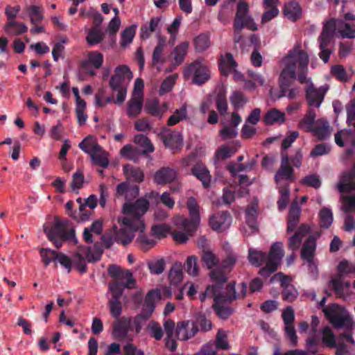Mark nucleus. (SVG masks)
I'll return each instance as SVG.
<instances>
[{
    "mask_svg": "<svg viewBox=\"0 0 355 355\" xmlns=\"http://www.w3.org/2000/svg\"><path fill=\"white\" fill-rule=\"evenodd\" d=\"M104 38V33L100 28H92L86 37L87 42L91 45H96L101 43Z\"/></svg>",
    "mask_w": 355,
    "mask_h": 355,
    "instance_id": "obj_46",
    "label": "nucleus"
},
{
    "mask_svg": "<svg viewBox=\"0 0 355 355\" xmlns=\"http://www.w3.org/2000/svg\"><path fill=\"white\" fill-rule=\"evenodd\" d=\"M236 67L237 63L232 53H227L224 56L221 55L219 60L218 67L222 75L227 76Z\"/></svg>",
    "mask_w": 355,
    "mask_h": 355,
    "instance_id": "obj_28",
    "label": "nucleus"
},
{
    "mask_svg": "<svg viewBox=\"0 0 355 355\" xmlns=\"http://www.w3.org/2000/svg\"><path fill=\"white\" fill-rule=\"evenodd\" d=\"M132 77V72L126 65H119L116 67L114 74L111 77L109 83L112 89H117L125 87L124 82L125 79L130 80Z\"/></svg>",
    "mask_w": 355,
    "mask_h": 355,
    "instance_id": "obj_15",
    "label": "nucleus"
},
{
    "mask_svg": "<svg viewBox=\"0 0 355 355\" xmlns=\"http://www.w3.org/2000/svg\"><path fill=\"white\" fill-rule=\"evenodd\" d=\"M248 4L243 0L240 1L237 4L233 24L245 26L248 29L255 31L258 29V27L252 17L248 15Z\"/></svg>",
    "mask_w": 355,
    "mask_h": 355,
    "instance_id": "obj_12",
    "label": "nucleus"
},
{
    "mask_svg": "<svg viewBox=\"0 0 355 355\" xmlns=\"http://www.w3.org/2000/svg\"><path fill=\"white\" fill-rule=\"evenodd\" d=\"M123 172L127 178L133 182H141L144 180V172L138 167L128 164L123 166Z\"/></svg>",
    "mask_w": 355,
    "mask_h": 355,
    "instance_id": "obj_38",
    "label": "nucleus"
},
{
    "mask_svg": "<svg viewBox=\"0 0 355 355\" xmlns=\"http://www.w3.org/2000/svg\"><path fill=\"white\" fill-rule=\"evenodd\" d=\"M176 81V76L171 75L163 80L159 90V95H164L169 92L174 86Z\"/></svg>",
    "mask_w": 355,
    "mask_h": 355,
    "instance_id": "obj_63",
    "label": "nucleus"
},
{
    "mask_svg": "<svg viewBox=\"0 0 355 355\" xmlns=\"http://www.w3.org/2000/svg\"><path fill=\"white\" fill-rule=\"evenodd\" d=\"M313 236H309L301 249V259L304 261L315 259L316 243Z\"/></svg>",
    "mask_w": 355,
    "mask_h": 355,
    "instance_id": "obj_29",
    "label": "nucleus"
},
{
    "mask_svg": "<svg viewBox=\"0 0 355 355\" xmlns=\"http://www.w3.org/2000/svg\"><path fill=\"white\" fill-rule=\"evenodd\" d=\"M237 260L238 256L235 252H228L220 265L210 272L209 276L211 281L216 282L220 286L225 284L228 279L227 273L232 270Z\"/></svg>",
    "mask_w": 355,
    "mask_h": 355,
    "instance_id": "obj_6",
    "label": "nucleus"
},
{
    "mask_svg": "<svg viewBox=\"0 0 355 355\" xmlns=\"http://www.w3.org/2000/svg\"><path fill=\"white\" fill-rule=\"evenodd\" d=\"M171 231V227L165 223L154 225L151 227V234L158 239L167 236Z\"/></svg>",
    "mask_w": 355,
    "mask_h": 355,
    "instance_id": "obj_49",
    "label": "nucleus"
},
{
    "mask_svg": "<svg viewBox=\"0 0 355 355\" xmlns=\"http://www.w3.org/2000/svg\"><path fill=\"white\" fill-rule=\"evenodd\" d=\"M213 282L214 284L207 286L205 291L200 295L199 297L201 302L205 301L207 298H214V303L216 304L223 301L231 303L237 297L234 284H229L227 286V294L226 295H221L220 292L225 284L220 286L216 282Z\"/></svg>",
    "mask_w": 355,
    "mask_h": 355,
    "instance_id": "obj_5",
    "label": "nucleus"
},
{
    "mask_svg": "<svg viewBox=\"0 0 355 355\" xmlns=\"http://www.w3.org/2000/svg\"><path fill=\"white\" fill-rule=\"evenodd\" d=\"M291 278L284 275L282 272L276 273L270 279V282H279L282 288V300L288 302H292L296 300L298 296V292L295 287L291 284Z\"/></svg>",
    "mask_w": 355,
    "mask_h": 355,
    "instance_id": "obj_10",
    "label": "nucleus"
},
{
    "mask_svg": "<svg viewBox=\"0 0 355 355\" xmlns=\"http://www.w3.org/2000/svg\"><path fill=\"white\" fill-rule=\"evenodd\" d=\"M40 252L42 262L46 266L49 265L52 261H56L58 254V252L44 248L40 249Z\"/></svg>",
    "mask_w": 355,
    "mask_h": 355,
    "instance_id": "obj_52",
    "label": "nucleus"
},
{
    "mask_svg": "<svg viewBox=\"0 0 355 355\" xmlns=\"http://www.w3.org/2000/svg\"><path fill=\"white\" fill-rule=\"evenodd\" d=\"M93 162L104 168H107L109 165V159L107 154L103 150L101 152H93L89 155Z\"/></svg>",
    "mask_w": 355,
    "mask_h": 355,
    "instance_id": "obj_50",
    "label": "nucleus"
},
{
    "mask_svg": "<svg viewBox=\"0 0 355 355\" xmlns=\"http://www.w3.org/2000/svg\"><path fill=\"white\" fill-rule=\"evenodd\" d=\"M191 322L198 329V331H208L212 327L211 320L207 319L204 314L198 315L195 320L191 321Z\"/></svg>",
    "mask_w": 355,
    "mask_h": 355,
    "instance_id": "obj_47",
    "label": "nucleus"
},
{
    "mask_svg": "<svg viewBox=\"0 0 355 355\" xmlns=\"http://www.w3.org/2000/svg\"><path fill=\"white\" fill-rule=\"evenodd\" d=\"M249 262L254 266L259 267L268 260L267 254L260 250L250 248L248 251Z\"/></svg>",
    "mask_w": 355,
    "mask_h": 355,
    "instance_id": "obj_37",
    "label": "nucleus"
},
{
    "mask_svg": "<svg viewBox=\"0 0 355 355\" xmlns=\"http://www.w3.org/2000/svg\"><path fill=\"white\" fill-rule=\"evenodd\" d=\"M338 305L332 304L323 309V312L334 328L345 327L349 330L353 327V321L349 315L338 314Z\"/></svg>",
    "mask_w": 355,
    "mask_h": 355,
    "instance_id": "obj_9",
    "label": "nucleus"
},
{
    "mask_svg": "<svg viewBox=\"0 0 355 355\" xmlns=\"http://www.w3.org/2000/svg\"><path fill=\"white\" fill-rule=\"evenodd\" d=\"M159 296V293L154 290H151L146 294L144 304L142 305L141 311L139 313L144 318L149 319L155 310V300L156 297Z\"/></svg>",
    "mask_w": 355,
    "mask_h": 355,
    "instance_id": "obj_26",
    "label": "nucleus"
},
{
    "mask_svg": "<svg viewBox=\"0 0 355 355\" xmlns=\"http://www.w3.org/2000/svg\"><path fill=\"white\" fill-rule=\"evenodd\" d=\"M275 182L278 184L282 181L291 182L295 180L294 169L289 162V157L284 150L281 153V164L274 177Z\"/></svg>",
    "mask_w": 355,
    "mask_h": 355,
    "instance_id": "obj_13",
    "label": "nucleus"
},
{
    "mask_svg": "<svg viewBox=\"0 0 355 355\" xmlns=\"http://www.w3.org/2000/svg\"><path fill=\"white\" fill-rule=\"evenodd\" d=\"M284 61L285 62V65L290 62H293L295 63V68L297 64L299 71L297 80L300 83H305L308 81L306 74L309 59L308 54L305 51L295 49L291 50L288 52Z\"/></svg>",
    "mask_w": 355,
    "mask_h": 355,
    "instance_id": "obj_8",
    "label": "nucleus"
},
{
    "mask_svg": "<svg viewBox=\"0 0 355 355\" xmlns=\"http://www.w3.org/2000/svg\"><path fill=\"white\" fill-rule=\"evenodd\" d=\"M198 332V329L193 324L191 321H182L177 324L175 338L178 340H187L193 337Z\"/></svg>",
    "mask_w": 355,
    "mask_h": 355,
    "instance_id": "obj_19",
    "label": "nucleus"
},
{
    "mask_svg": "<svg viewBox=\"0 0 355 355\" xmlns=\"http://www.w3.org/2000/svg\"><path fill=\"white\" fill-rule=\"evenodd\" d=\"M78 147L85 153L91 155L93 152H101L102 148L96 139L92 136L86 137L79 144Z\"/></svg>",
    "mask_w": 355,
    "mask_h": 355,
    "instance_id": "obj_32",
    "label": "nucleus"
},
{
    "mask_svg": "<svg viewBox=\"0 0 355 355\" xmlns=\"http://www.w3.org/2000/svg\"><path fill=\"white\" fill-rule=\"evenodd\" d=\"M146 111L153 116H162L163 111L159 105V100L154 98L147 101L145 106Z\"/></svg>",
    "mask_w": 355,
    "mask_h": 355,
    "instance_id": "obj_53",
    "label": "nucleus"
},
{
    "mask_svg": "<svg viewBox=\"0 0 355 355\" xmlns=\"http://www.w3.org/2000/svg\"><path fill=\"white\" fill-rule=\"evenodd\" d=\"M148 269L152 274L159 275L165 268V261L163 259L150 261L148 263Z\"/></svg>",
    "mask_w": 355,
    "mask_h": 355,
    "instance_id": "obj_60",
    "label": "nucleus"
},
{
    "mask_svg": "<svg viewBox=\"0 0 355 355\" xmlns=\"http://www.w3.org/2000/svg\"><path fill=\"white\" fill-rule=\"evenodd\" d=\"M315 112L313 110H309L304 116V118L301 120L300 124V125L306 128L309 131L313 130V125L315 122Z\"/></svg>",
    "mask_w": 355,
    "mask_h": 355,
    "instance_id": "obj_64",
    "label": "nucleus"
},
{
    "mask_svg": "<svg viewBox=\"0 0 355 355\" xmlns=\"http://www.w3.org/2000/svg\"><path fill=\"white\" fill-rule=\"evenodd\" d=\"M327 89L321 87L315 88L313 83H310L305 88L306 99L309 106L319 107L322 103Z\"/></svg>",
    "mask_w": 355,
    "mask_h": 355,
    "instance_id": "obj_17",
    "label": "nucleus"
},
{
    "mask_svg": "<svg viewBox=\"0 0 355 355\" xmlns=\"http://www.w3.org/2000/svg\"><path fill=\"white\" fill-rule=\"evenodd\" d=\"M169 279L171 282L178 284L182 279V268L180 263H175L169 272Z\"/></svg>",
    "mask_w": 355,
    "mask_h": 355,
    "instance_id": "obj_59",
    "label": "nucleus"
},
{
    "mask_svg": "<svg viewBox=\"0 0 355 355\" xmlns=\"http://www.w3.org/2000/svg\"><path fill=\"white\" fill-rule=\"evenodd\" d=\"M160 137L166 148L175 149L182 145L183 137L180 132L170 130L162 132Z\"/></svg>",
    "mask_w": 355,
    "mask_h": 355,
    "instance_id": "obj_24",
    "label": "nucleus"
},
{
    "mask_svg": "<svg viewBox=\"0 0 355 355\" xmlns=\"http://www.w3.org/2000/svg\"><path fill=\"white\" fill-rule=\"evenodd\" d=\"M129 228L130 230H126L125 228L119 230L116 226H114L112 230L114 241L123 245H126L131 243L135 237L134 232L135 231L131 227Z\"/></svg>",
    "mask_w": 355,
    "mask_h": 355,
    "instance_id": "obj_27",
    "label": "nucleus"
},
{
    "mask_svg": "<svg viewBox=\"0 0 355 355\" xmlns=\"http://www.w3.org/2000/svg\"><path fill=\"white\" fill-rule=\"evenodd\" d=\"M147 330L150 335L157 340H160L163 337V330L158 322L151 320L147 325Z\"/></svg>",
    "mask_w": 355,
    "mask_h": 355,
    "instance_id": "obj_57",
    "label": "nucleus"
},
{
    "mask_svg": "<svg viewBox=\"0 0 355 355\" xmlns=\"http://www.w3.org/2000/svg\"><path fill=\"white\" fill-rule=\"evenodd\" d=\"M196 50L198 52L205 51L209 46V38L206 34H200L194 39Z\"/></svg>",
    "mask_w": 355,
    "mask_h": 355,
    "instance_id": "obj_58",
    "label": "nucleus"
},
{
    "mask_svg": "<svg viewBox=\"0 0 355 355\" xmlns=\"http://www.w3.org/2000/svg\"><path fill=\"white\" fill-rule=\"evenodd\" d=\"M320 227L323 229H328L332 224L334 216L332 211L327 207H322L318 214Z\"/></svg>",
    "mask_w": 355,
    "mask_h": 355,
    "instance_id": "obj_40",
    "label": "nucleus"
},
{
    "mask_svg": "<svg viewBox=\"0 0 355 355\" xmlns=\"http://www.w3.org/2000/svg\"><path fill=\"white\" fill-rule=\"evenodd\" d=\"M263 121L267 125H273L275 123H282L285 121L284 113L275 108L270 109L265 114Z\"/></svg>",
    "mask_w": 355,
    "mask_h": 355,
    "instance_id": "obj_39",
    "label": "nucleus"
},
{
    "mask_svg": "<svg viewBox=\"0 0 355 355\" xmlns=\"http://www.w3.org/2000/svg\"><path fill=\"white\" fill-rule=\"evenodd\" d=\"M187 117V108L185 106L181 107L180 109L176 110L168 119V125H174L179 123L180 121L186 119Z\"/></svg>",
    "mask_w": 355,
    "mask_h": 355,
    "instance_id": "obj_56",
    "label": "nucleus"
},
{
    "mask_svg": "<svg viewBox=\"0 0 355 355\" xmlns=\"http://www.w3.org/2000/svg\"><path fill=\"white\" fill-rule=\"evenodd\" d=\"M230 103L235 110L242 108L247 103V99L244 94L239 91H234L230 97Z\"/></svg>",
    "mask_w": 355,
    "mask_h": 355,
    "instance_id": "obj_51",
    "label": "nucleus"
},
{
    "mask_svg": "<svg viewBox=\"0 0 355 355\" xmlns=\"http://www.w3.org/2000/svg\"><path fill=\"white\" fill-rule=\"evenodd\" d=\"M213 308L215 310L216 314L220 318L224 320L229 318L233 313V309L231 307L224 306L221 304V302H218V304L214 303Z\"/></svg>",
    "mask_w": 355,
    "mask_h": 355,
    "instance_id": "obj_62",
    "label": "nucleus"
},
{
    "mask_svg": "<svg viewBox=\"0 0 355 355\" xmlns=\"http://www.w3.org/2000/svg\"><path fill=\"white\" fill-rule=\"evenodd\" d=\"M102 232L103 223L101 220H96L89 227L84 229L83 239L87 243H94L93 235H101Z\"/></svg>",
    "mask_w": 355,
    "mask_h": 355,
    "instance_id": "obj_30",
    "label": "nucleus"
},
{
    "mask_svg": "<svg viewBox=\"0 0 355 355\" xmlns=\"http://www.w3.org/2000/svg\"><path fill=\"white\" fill-rule=\"evenodd\" d=\"M296 78L295 63L290 62L286 64L279 75V92L277 96V98L286 96L288 88Z\"/></svg>",
    "mask_w": 355,
    "mask_h": 355,
    "instance_id": "obj_11",
    "label": "nucleus"
},
{
    "mask_svg": "<svg viewBox=\"0 0 355 355\" xmlns=\"http://www.w3.org/2000/svg\"><path fill=\"white\" fill-rule=\"evenodd\" d=\"M236 149L234 147L221 146L216 151L215 157L217 159L225 160L234 155Z\"/></svg>",
    "mask_w": 355,
    "mask_h": 355,
    "instance_id": "obj_55",
    "label": "nucleus"
},
{
    "mask_svg": "<svg viewBox=\"0 0 355 355\" xmlns=\"http://www.w3.org/2000/svg\"><path fill=\"white\" fill-rule=\"evenodd\" d=\"M166 46V38L165 37L159 36L156 46L155 47L152 55V64L160 71L159 64L166 62V57L164 55V51Z\"/></svg>",
    "mask_w": 355,
    "mask_h": 355,
    "instance_id": "obj_22",
    "label": "nucleus"
},
{
    "mask_svg": "<svg viewBox=\"0 0 355 355\" xmlns=\"http://www.w3.org/2000/svg\"><path fill=\"white\" fill-rule=\"evenodd\" d=\"M183 76L186 80H192V83L198 86L205 84L211 78L210 71L202 62L197 59L184 67Z\"/></svg>",
    "mask_w": 355,
    "mask_h": 355,
    "instance_id": "obj_4",
    "label": "nucleus"
},
{
    "mask_svg": "<svg viewBox=\"0 0 355 355\" xmlns=\"http://www.w3.org/2000/svg\"><path fill=\"white\" fill-rule=\"evenodd\" d=\"M86 260L89 262L94 260L91 252V248L88 247H80L73 254L71 261L79 272L84 273L87 271Z\"/></svg>",
    "mask_w": 355,
    "mask_h": 355,
    "instance_id": "obj_16",
    "label": "nucleus"
},
{
    "mask_svg": "<svg viewBox=\"0 0 355 355\" xmlns=\"http://www.w3.org/2000/svg\"><path fill=\"white\" fill-rule=\"evenodd\" d=\"M284 14L288 19L292 20L293 21H295L302 16L301 6L297 1H289L285 4L284 8Z\"/></svg>",
    "mask_w": 355,
    "mask_h": 355,
    "instance_id": "obj_31",
    "label": "nucleus"
},
{
    "mask_svg": "<svg viewBox=\"0 0 355 355\" xmlns=\"http://www.w3.org/2000/svg\"><path fill=\"white\" fill-rule=\"evenodd\" d=\"M202 260L206 264L207 268L211 270L214 269L218 263L219 259L216 254L210 251H204L202 254Z\"/></svg>",
    "mask_w": 355,
    "mask_h": 355,
    "instance_id": "obj_54",
    "label": "nucleus"
},
{
    "mask_svg": "<svg viewBox=\"0 0 355 355\" xmlns=\"http://www.w3.org/2000/svg\"><path fill=\"white\" fill-rule=\"evenodd\" d=\"M148 207L149 202L144 198L137 199L134 204L125 202L123 206V212L130 217H124L122 220L123 224L135 231L143 232L144 223L141 218L147 211Z\"/></svg>",
    "mask_w": 355,
    "mask_h": 355,
    "instance_id": "obj_1",
    "label": "nucleus"
},
{
    "mask_svg": "<svg viewBox=\"0 0 355 355\" xmlns=\"http://www.w3.org/2000/svg\"><path fill=\"white\" fill-rule=\"evenodd\" d=\"M178 176L177 170L170 167H162L154 175V180L157 184H165L173 182Z\"/></svg>",
    "mask_w": 355,
    "mask_h": 355,
    "instance_id": "obj_23",
    "label": "nucleus"
},
{
    "mask_svg": "<svg viewBox=\"0 0 355 355\" xmlns=\"http://www.w3.org/2000/svg\"><path fill=\"white\" fill-rule=\"evenodd\" d=\"M143 107V97L134 96L128 102L127 114L130 117L135 118L137 116Z\"/></svg>",
    "mask_w": 355,
    "mask_h": 355,
    "instance_id": "obj_35",
    "label": "nucleus"
},
{
    "mask_svg": "<svg viewBox=\"0 0 355 355\" xmlns=\"http://www.w3.org/2000/svg\"><path fill=\"white\" fill-rule=\"evenodd\" d=\"M284 254L283 244L282 242H275L272 244L267 254L268 260L266 264L259 270V274L263 277L270 276L271 274L277 270Z\"/></svg>",
    "mask_w": 355,
    "mask_h": 355,
    "instance_id": "obj_7",
    "label": "nucleus"
},
{
    "mask_svg": "<svg viewBox=\"0 0 355 355\" xmlns=\"http://www.w3.org/2000/svg\"><path fill=\"white\" fill-rule=\"evenodd\" d=\"M135 26H131L127 27L121 33L120 44L122 47H125L132 42V40L135 35Z\"/></svg>",
    "mask_w": 355,
    "mask_h": 355,
    "instance_id": "obj_48",
    "label": "nucleus"
},
{
    "mask_svg": "<svg viewBox=\"0 0 355 355\" xmlns=\"http://www.w3.org/2000/svg\"><path fill=\"white\" fill-rule=\"evenodd\" d=\"M184 268L189 275L198 276L200 270L198 266V257L195 255L188 257L184 264Z\"/></svg>",
    "mask_w": 355,
    "mask_h": 355,
    "instance_id": "obj_44",
    "label": "nucleus"
},
{
    "mask_svg": "<svg viewBox=\"0 0 355 355\" xmlns=\"http://www.w3.org/2000/svg\"><path fill=\"white\" fill-rule=\"evenodd\" d=\"M26 11L33 25H36L44 19L42 9L38 6L31 5L26 8Z\"/></svg>",
    "mask_w": 355,
    "mask_h": 355,
    "instance_id": "obj_43",
    "label": "nucleus"
},
{
    "mask_svg": "<svg viewBox=\"0 0 355 355\" xmlns=\"http://www.w3.org/2000/svg\"><path fill=\"white\" fill-rule=\"evenodd\" d=\"M3 29L8 35H19L26 33L28 27L24 23L10 21L5 24Z\"/></svg>",
    "mask_w": 355,
    "mask_h": 355,
    "instance_id": "obj_36",
    "label": "nucleus"
},
{
    "mask_svg": "<svg viewBox=\"0 0 355 355\" xmlns=\"http://www.w3.org/2000/svg\"><path fill=\"white\" fill-rule=\"evenodd\" d=\"M88 63H90L96 69H100L103 63V54L98 51H90L88 53V60L82 62V67L86 69Z\"/></svg>",
    "mask_w": 355,
    "mask_h": 355,
    "instance_id": "obj_41",
    "label": "nucleus"
},
{
    "mask_svg": "<svg viewBox=\"0 0 355 355\" xmlns=\"http://www.w3.org/2000/svg\"><path fill=\"white\" fill-rule=\"evenodd\" d=\"M188 47L189 43L187 42H182L175 47L172 52V55H173L172 64L174 67L179 66L183 62L187 53Z\"/></svg>",
    "mask_w": 355,
    "mask_h": 355,
    "instance_id": "obj_33",
    "label": "nucleus"
},
{
    "mask_svg": "<svg viewBox=\"0 0 355 355\" xmlns=\"http://www.w3.org/2000/svg\"><path fill=\"white\" fill-rule=\"evenodd\" d=\"M191 220L185 218H180L177 220V225H180L188 234L182 232H173L172 235L174 240L179 243H184L188 240V236H191L200 223L199 205L193 197H190L187 202Z\"/></svg>",
    "mask_w": 355,
    "mask_h": 355,
    "instance_id": "obj_2",
    "label": "nucleus"
},
{
    "mask_svg": "<svg viewBox=\"0 0 355 355\" xmlns=\"http://www.w3.org/2000/svg\"><path fill=\"white\" fill-rule=\"evenodd\" d=\"M68 224L69 221L67 220H60L56 218L53 227L49 228L46 225H44V232L47 238L58 249L60 248L62 246V240L60 239L63 235L64 230L67 229Z\"/></svg>",
    "mask_w": 355,
    "mask_h": 355,
    "instance_id": "obj_14",
    "label": "nucleus"
},
{
    "mask_svg": "<svg viewBox=\"0 0 355 355\" xmlns=\"http://www.w3.org/2000/svg\"><path fill=\"white\" fill-rule=\"evenodd\" d=\"M216 106L220 115L223 116L227 113V101L226 98V92L225 90L221 89L216 94Z\"/></svg>",
    "mask_w": 355,
    "mask_h": 355,
    "instance_id": "obj_45",
    "label": "nucleus"
},
{
    "mask_svg": "<svg viewBox=\"0 0 355 355\" xmlns=\"http://www.w3.org/2000/svg\"><path fill=\"white\" fill-rule=\"evenodd\" d=\"M134 142L141 146V154H147L154 151L155 148L150 140L144 135H137Z\"/></svg>",
    "mask_w": 355,
    "mask_h": 355,
    "instance_id": "obj_42",
    "label": "nucleus"
},
{
    "mask_svg": "<svg viewBox=\"0 0 355 355\" xmlns=\"http://www.w3.org/2000/svg\"><path fill=\"white\" fill-rule=\"evenodd\" d=\"M111 294L112 298L108 302L110 315L112 318L119 319L122 313V304L120 299L123 295L115 293H111Z\"/></svg>",
    "mask_w": 355,
    "mask_h": 355,
    "instance_id": "obj_34",
    "label": "nucleus"
},
{
    "mask_svg": "<svg viewBox=\"0 0 355 355\" xmlns=\"http://www.w3.org/2000/svg\"><path fill=\"white\" fill-rule=\"evenodd\" d=\"M311 131L314 132L318 139L324 140L330 135L329 123L325 121L322 125H318L315 128H313Z\"/></svg>",
    "mask_w": 355,
    "mask_h": 355,
    "instance_id": "obj_61",
    "label": "nucleus"
},
{
    "mask_svg": "<svg viewBox=\"0 0 355 355\" xmlns=\"http://www.w3.org/2000/svg\"><path fill=\"white\" fill-rule=\"evenodd\" d=\"M107 273L112 278L108 284L111 293L123 295L125 288H135L136 281L129 270L123 269L116 265H110Z\"/></svg>",
    "mask_w": 355,
    "mask_h": 355,
    "instance_id": "obj_3",
    "label": "nucleus"
},
{
    "mask_svg": "<svg viewBox=\"0 0 355 355\" xmlns=\"http://www.w3.org/2000/svg\"><path fill=\"white\" fill-rule=\"evenodd\" d=\"M337 189L341 193L355 191V165L349 171L341 175L337 184Z\"/></svg>",
    "mask_w": 355,
    "mask_h": 355,
    "instance_id": "obj_20",
    "label": "nucleus"
},
{
    "mask_svg": "<svg viewBox=\"0 0 355 355\" xmlns=\"http://www.w3.org/2000/svg\"><path fill=\"white\" fill-rule=\"evenodd\" d=\"M112 329V335L115 339L119 340H125L128 331L130 330V319L125 318L117 319L113 322Z\"/></svg>",
    "mask_w": 355,
    "mask_h": 355,
    "instance_id": "obj_21",
    "label": "nucleus"
},
{
    "mask_svg": "<svg viewBox=\"0 0 355 355\" xmlns=\"http://www.w3.org/2000/svg\"><path fill=\"white\" fill-rule=\"evenodd\" d=\"M191 174L202 182L205 189L210 187L211 175L205 165L201 163L195 164L191 168Z\"/></svg>",
    "mask_w": 355,
    "mask_h": 355,
    "instance_id": "obj_25",
    "label": "nucleus"
},
{
    "mask_svg": "<svg viewBox=\"0 0 355 355\" xmlns=\"http://www.w3.org/2000/svg\"><path fill=\"white\" fill-rule=\"evenodd\" d=\"M232 217L225 211L211 216L209 218V225L215 231H223L231 225Z\"/></svg>",
    "mask_w": 355,
    "mask_h": 355,
    "instance_id": "obj_18",
    "label": "nucleus"
}]
</instances>
